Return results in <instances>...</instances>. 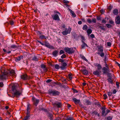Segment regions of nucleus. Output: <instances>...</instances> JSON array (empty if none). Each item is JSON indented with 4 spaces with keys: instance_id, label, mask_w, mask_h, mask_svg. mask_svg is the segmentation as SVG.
I'll return each instance as SVG.
<instances>
[{
    "instance_id": "obj_30",
    "label": "nucleus",
    "mask_w": 120,
    "mask_h": 120,
    "mask_svg": "<svg viewBox=\"0 0 120 120\" xmlns=\"http://www.w3.org/2000/svg\"><path fill=\"white\" fill-rule=\"evenodd\" d=\"M108 81L110 82V84H112V79L111 77H109V78L108 79Z\"/></svg>"
},
{
    "instance_id": "obj_8",
    "label": "nucleus",
    "mask_w": 120,
    "mask_h": 120,
    "mask_svg": "<svg viewBox=\"0 0 120 120\" xmlns=\"http://www.w3.org/2000/svg\"><path fill=\"white\" fill-rule=\"evenodd\" d=\"M87 21L89 24H90L92 23H96V19L95 18L92 19V20L88 18L87 19Z\"/></svg>"
},
{
    "instance_id": "obj_41",
    "label": "nucleus",
    "mask_w": 120,
    "mask_h": 120,
    "mask_svg": "<svg viewBox=\"0 0 120 120\" xmlns=\"http://www.w3.org/2000/svg\"><path fill=\"white\" fill-rule=\"evenodd\" d=\"M55 68L57 69H59L60 68V66L59 65L56 64L55 66Z\"/></svg>"
},
{
    "instance_id": "obj_38",
    "label": "nucleus",
    "mask_w": 120,
    "mask_h": 120,
    "mask_svg": "<svg viewBox=\"0 0 120 120\" xmlns=\"http://www.w3.org/2000/svg\"><path fill=\"white\" fill-rule=\"evenodd\" d=\"M27 110H29L30 109V107L31 106V105L29 104H27Z\"/></svg>"
},
{
    "instance_id": "obj_57",
    "label": "nucleus",
    "mask_w": 120,
    "mask_h": 120,
    "mask_svg": "<svg viewBox=\"0 0 120 120\" xmlns=\"http://www.w3.org/2000/svg\"><path fill=\"white\" fill-rule=\"evenodd\" d=\"M72 90H73L74 92L75 93H77L78 92V91H77L76 90L74 89L73 88L72 89Z\"/></svg>"
},
{
    "instance_id": "obj_64",
    "label": "nucleus",
    "mask_w": 120,
    "mask_h": 120,
    "mask_svg": "<svg viewBox=\"0 0 120 120\" xmlns=\"http://www.w3.org/2000/svg\"><path fill=\"white\" fill-rule=\"evenodd\" d=\"M117 92V91L115 89H114L113 90V94H115L116 92Z\"/></svg>"
},
{
    "instance_id": "obj_56",
    "label": "nucleus",
    "mask_w": 120,
    "mask_h": 120,
    "mask_svg": "<svg viewBox=\"0 0 120 120\" xmlns=\"http://www.w3.org/2000/svg\"><path fill=\"white\" fill-rule=\"evenodd\" d=\"M65 120H74L72 118L69 117L67 119H66Z\"/></svg>"
},
{
    "instance_id": "obj_21",
    "label": "nucleus",
    "mask_w": 120,
    "mask_h": 120,
    "mask_svg": "<svg viewBox=\"0 0 120 120\" xmlns=\"http://www.w3.org/2000/svg\"><path fill=\"white\" fill-rule=\"evenodd\" d=\"M84 102V104L86 105H90L91 104V102L88 100H86Z\"/></svg>"
},
{
    "instance_id": "obj_60",
    "label": "nucleus",
    "mask_w": 120,
    "mask_h": 120,
    "mask_svg": "<svg viewBox=\"0 0 120 120\" xmlns=\"http://www.w3.org/2000/svg\"><path fill=\"white\" fill-rule=\"evenodd\" d=\"M29 115V116H30V112L29 111V110H27L26 115Z\"/></svg>"
},
{
    "instance_id": "obj_34",
    "label": "nucleus",
    "mask_w": 120,
    "mask_h": 120,
    "mask_svg": "<svg viewBox=\"0 0 120 120\" xmlns=\"http://www.w3.org/2000/svg\"><path fill=\"white\" fill-rule=\"evenodd\" d=\"M39 38L41 39H42L43 38H45L46 39L45 36L43 35H41L39 37Z\"/></svg>"
},
{
    "instance_id": "obj_59",
    "label": "nucleus",
    "mask_w": 120,
    "mask_h": 120,
    "mask_svg": "<svg viewBox=\"0 0 120 120\" xmlns=\"http://www.w3.org/2000/svg\"><path fill=\"white\" fill-rule=\"evenodd\" d=\"M90 37L91 38H94L95 37V36L93 34H91V35H90Z\"/></svg>"
},
{
    "instance_id": "obj_31",
    "label": "nucleus",
    "mask_w": 120,
    "mask_h": 120,
    "mask_svg": "<svg viewBox=\"0 0 120 120\" xmlns=\"http://www.w3.org/2000/svg\"><path fill=\"white\" fill-rule=\"evenodd\" d=\"M87 33L88 35H89V34H91L92 32V30L90 29H88L87 30Z\"/></svg>"
},
{
    "instance_id": "obj_53",
    "label": "nucleus",
    "mask_w": 120,
    "mask_h": 120,
    "mask_svg": "<svg viewBox=\"0 0 120 120\" xmlns=\"http://www.w3.org/2000/svg\"><path fill=\"white\" fill-rule=\"evenodd\" d=\"M10 23L11 25H13L14 24V22L12 20H11L10 21Z\"/></svg>"
},
{
    "instance_id": "obj_27",
    "label": "nucleus",
    "mask_w": 120,
    "mask_h": 120,
    "mask_svg": "<svg viewBox=\"0 0 120 120\" xmlns=\"http://www.w3.org/2000/svg\"><path fill=\"white\" fill-rule=\"evenodd\" d=\"M113 13L115 15H117L118 13V10L116 9L114 10L113 11Z\"/></svg>"
},
{
    "instance_id": "obj_52",
    "label": "nucleus",
    "mask_w": 120,
    "mask_h": 120,
    "mask_svg": "<svg viewBox=\"0 0 120 120\" xmlns=\"http://www.w3.org/2000/svg\"><path fill=\"white\" fill-rule=\"evenodd\" d=\"M66 56L65 54H64L62 55L61 56V58H65L66 57Z\"/></svg>"
},
{
    "instance_id": "obj_46",
    "label": "nucleus",
    "mask_w": 120,
    "mask_h": 120,
    "mask_svg": "<svg viewBox=\"0 0 120 120\" xmlns=\"http://www.w3.org/2000/svg\"><path fill=\"white\" fill-rule=\"evenodd\" d=\"M101 23L104 24L106 23V20L104 19H103Z\"/></svg>"
},
{
    "instance_id": "obj_35",
    "label": "nucleus",
    "mask_w": 120,
    "mask_h": 120,
    "mask_svg": "<svg viewBox=\"0 0 120 120\" xmlns=\"http://www.w3.org/2000/svg\"><path fill=\"white\" fill-rule=\"evenodd\" d=\"M30 117L29 115H26V116L23 119V120H27L29 119V118Z\"/></svg>"
},
{
    "instance_id": "obj_37",
    "label": "nucleus",
    "mask_w": 120,
    "mask_h": 120,
    "mask_svg": "<svg viewBox=\"0 0 120 120\" xmlns=\"http://www.w3.org/2000/svg\"><path fill=\"white\" fill-rule=\"evenodd\" d=\"M32 60L35 61H38V59L35 56H34L32 59Z\"/></svg>"
},
{
    "instance_id": "obj_62",
    "label": "nucleus",
    "mask_w": 120,
    "mask_h": 120,
    "mask_svg": "<svg viewBox=\"0 0 120 120\" xmlns=\"http://www.w3.org/2000/svg\"><path fill=\"white\" fill-rule=\"evenodd\" d=\"M68 77L69 78L70 80H71L72 78L71 77V75L70 74H69L68 75Z\"/></svg>"
},
{
    "instance_id": "obj_26",
    "label": "nucleus",
    "mask_w": 120,
    "mask_h": 120,
    "mask_svg": "<svg viewBox=\"0 0 120 120\" xmlns=\"http://www.w3.org/2000/svg\"><path fill=\"white\" fill-rule=\"evenodd\" d=\"M48 117L49 118L50 120H52V117L53 116L52 114H51L50 113H48Z\"/></svg>"
},
{
    "instance_id": "obj_28",
    "label": "nucleus",
    "mask_w": 120,
    "mask_h": 120,
    "mask_svg": "<svg viewBox=\"0 0 120 120\" xmlns=\"http://www.w3.org/2000/svg\"><path fill=\"white\" fill-rule=\"evenodd\" d=\"M70 10V13H71V14H72V16L74 17H76V15L75 14V13H74V11H72L71 10V9H70L69 10Z\"/></svg>"
},
{
    "instance_id": "obj_14",
    "label": "nucleus",
    "mask_w": 120,
    "mask_h": 120,
    "mask_svg": "<svg viewBox=\"0 0 120 120\" xmlns=\"http://www.w3.org/2000/svg\"><path fill=\"white\" fill-rule=\"evenodd\" d=\"M32 99L34 101L35 105V106H37L39 102V100L36 99L34 97H33Z\"/></svg>"
},
{
    "instance_id": "obj_50",
    "label": "nucleus",
    "mask_w": 120,
    "mask_h": 120,
    "mask_svg": "<svg viewBox=\"0 0 120 120\" xmlns=\"http://www.w3.org/2000/svg\"><path fill=\"white\" fill-rule=\"evenodd\" d=\"M116 85L117 86V87L118 88L119 87V82H116Z\"/></svg>"
},
{
    "instance_id": "obj_49",
    "label": "nucleus",
    "mask_w": 120,
    "mask_h": 120,
    "mask_svg": "<svg viewBox=\"0 0 120 120\" xmlns=\"http://www.w3.org/2000/svg\"><path fill=\"white\" fill-rule=\"evenodd\" d=\"M41 68L43 69H44V68H46L45 66L43 64H41Z\"/></svg>"
},
{
    "instance_id": "obj_39",
    "label": "nucleus",
    "mask_w": 120,
    "mask_h": 120,
    "mask_svg": "<svg viewBox=\"0 0 120 120\" xmlns=\"http://www.w3.org/2000/svg\"><path fill=\"white\" fill-rule=\"evenodd\" d=\"M10 48L12 49H14L17 47L16 45H12L10 47Z\"/></svg>"
},
{
    "instance_id": "obj_7",
    "label": "nucleus",
    "mask_w": 120,
    "mask_h": 120,
    "mask_svg": "<svg viewBox=\"0 0 120 120\" xmlns=\"http://www.w3.org/2000/svg\"><path fill=\"white\" fill-rule=\"evenodd\" d=\"M55 107H56L58 108L61 107L62 105L61 103L60 102H56L52 104Z\"/></svg>"
},
{
    "instance_id": "obj_63",
    "label": "nucleus",
    "mask_w": 120,
    "mask_h": 120,
    "mask_svg": "<svg viewBox=\"0 0 120 120\" xmlns=\"http://www.w3.org/2000/svg\"><path fill=\"white\" fill-rule=\"evenodd\" d=\"M111 45V44L110 42H107V45L108 46H110Z\"/></svg>"
},
{
    "instance_id": "obj_45",
    "label": "nucleus",
    "mask_w": 120,
    "mask_h": 120,
    "mask_svg": "<svg viewBox=\"0 0 120 120\" xmlns=\"http://www.w3.org/2000/svg\"><path fill=\"white\" fill-rule=\"evenodd\" d=\"M100 12L101 14H103L105 12V10L103 9H101L100 10Z\"/></svg>"
},
{
    "instance_id": "obj_51",
    "label": "nucleus",
    "mask_w": 120,
    "mask_h": 120,
    "mask_svg": "<svg viewBox=\"0 0 120 120\" xmlns=\"http://www.w3.org/2000/svg\"><path fill=\"white\" fill-rule=\"evenodd\" d=\"M63 2L64 3L66 4H68L69 3V2L68 1L65 0H63Z\"/></svg>"
},
{
    "instance_id": "obj_12",
    "label": "nucleus",
    "mask_w": 120,
    "mask_h": 120,
    "mask_svg": "<svg viewBox=\"0 0 120 120\" xmlns=\"http://www.w3.org/2000/svg\"><path fill=\"white\" fill-rule=\"evenodd\" d=\"M67 30H65V31H63L62 32V34L64 35H66L70 33L71 30V28H68V32H67Z\"/></svg>"
},
{
    "instance_id": "obj_42",
    "label": "nucleus",
    "mask_w": 120,
    "mask_h": 120,
    "mask_svg": "<svg viewBox=\"0 0 120 120\" xmlns=\"http://www.w3.org/2000/svg\"><path fill=\"white\" fill-rule=\"evenodd\" d=\"M101 29V30H105V28L104 27V26H101L99 27Z\"/></svg>"
},
{
    "instance_id": "obj_6",
    "label": "nucleus",
    "mask_w": 120,
    "mask_h": 120,
    "mask_svg": "<svg viewBox=\"0 0 120 120\" xmlns=\"http://www.w3.org/2000/svg\"><path fill=\"white\" fill-rule=\"evenodd\" d=\"M45 44H44V45L47 48L50 49H54V47L53 46L50 45L46 41H45Z\"/></svg>"
},
{
    "instance_id": "obj_44",
    "label": "nucleus",
    "mask_w": 120,
    "mask_h": 120,
    "mask_svg": "<svg viewBox=\"0 0 120 120\" xmlns=\"http://www.w3.org/2000/svg\"><path fill=\"white\" fill-rule=\"evenodd\" d=\"M112 117L111 116H109L107 118V120H112Z\"/></svg>"
},
{
    "instance_id": "obj_48",
    "label": "nucleus",
    "mask_w": 120,
    "mask_h": 120,
    "mask_svg": "<svg viewBox=\"0 0 120 120\" xmlns=\"http://www.w3.org/2000/svg\"><path fill=\"white\" fill-rule=\"evenodd\" d=\"M101 18L100 17V16H98L97 17V20H101Z\"/></svg>"
},
{
    "instance_id": "obj_43",
    "label": "nucleus",
    "mask_w": 120,
    "mask_h": 120,
    "mask_svg": "<svg viewBox=\"0 0 120 120\" xmlns=\"http://www.w3.org/2000/svg\"><path fill=\"white\" fill-rule=\"evenodd\" d=\"M106 26L108 28H110L112 27V25L109 24H106Z\"/></svg>"
},
{
    "instance_id": "obj_1",
    "label": "nucleus",
    "mask_w": 120,
    "mask_h": 120,
    "mask_svg": "<svg viewBox=\"0 0 120 120\" xmlns=\"http://www.w3.org/2000/svg\"><path fill=\"white\" fill-rule=\"evenodd\" d=\"M12 90L13 92L14 96L13 97L15 96L16 97H19L21 94L22 92L17 89L16 86L15 85H14L12 86Z\"/></svg>"
},
{
    "instance_id": "obj_25",
    "label": "nucleus",
    "mask_w": 120,
    "mask_h": 120,
    "mask_svg": "<svg viewBox=\"0 0 120 120\" xmlns=\"http://www.w3.org/2000/svg\"><path fill=\"white\" fill-rule=\"evenodd\" d=\"M58 51L57 50H55L54 51L52 52V54L54 56H56L57 54L58 53Z\"/></svg>"
},
{
    "instance_id": "obj_20",
    "label": "nucleus",
    "mask_w": 120,
    "mask_h": 120,
    "mask_svg": "<svg viewBox=\"0 0 120 120\" xmlns=\"http://www.w3.org/2000/svg\"><path fill=\"white\" fill-rule=\"evenodd\" d=\"M82 43V44L81 45V49H83L85 48L86 46L87 47H88V46L87 44H86L84 42H83Z\"/></svg>"
},
{
    "instance_id": "obj_5",
    "label": "nucleus",
    "mask_w": 120,
    "mask_h": 120,
    "mask_svg": "<svg viewBox=\"0 0 120 120\" xmlns=\"http://www.w3.org/2000/svg\"><path fill=\"white\" fill-rule=\"evenodd\" d=\"M21 78L24 80L29 79L30 78V76L28 77L26 74H23L21 76Z\"/></svg>"
},
{
    "instance_id": "obj_61",
    "label": "nucleus",
    "mask_w": 120,
    "mask_h": 120,
    "mask_svg": "<svg viewBox=\"0 0 120 120\" xmlns=\"http://www.w3.org/2000/svg\"><path fill=\"white\" fill-rule=\"evenodd\" d=\"M52 81V80L50 79H48L46 81V82L47 83H49Z\"/></svg>"
},
{
    "instance_id": "obj_58",
    "label": "nucleus",
    "mask_w": 120,
    "mask_h": 120,
    "mask_svg": "<svg viewBox=\"0 0 120 120\" xmlns=\"http://www.w3.org/2000/svg\"><path fill=\"white\" fill-rule=\"evenodd\" d=\"M4 86V84L2 82H0V87H2Z\"/></svg>"
},
{
    "instance_id": "obj_36",
    "label": "nucleus",
    "mask_w": 120,
    "mask_h": 120,
    "mask_svg": "<svg viewBox=\"0 0 120 120\" xmlns=\"http://www.w3.org/2000/svg\"><path fill=\"white\" fill-rule=\"evenodd\" d=\"M10 72L11 74H12L13 75H14L15 74V71L13 70H11L10 71Z\"/></svg>"
},
{
    "instance_id": "obj_10",
    "label": "nucleus",
    "mask_w": 120,
    "mask_h": 120,
    "mask_svg": "<svg viewBox=\"0 0 120 120\" xmlns=\"http://www.w3.org/2000/svg\"><path fill=\"white\" fill-rule=\"evenodd\" d=\"M52 18L55 20H59L60 19L58 15L56 14L55 15H52Z\"/></svg>"
},
{
    "instance_id": "obj_24",
    "label": "nucleus",
    "mask_w": 120,
    "mask_h": 120,
    "mask_svg": "<svg viewBox=\"0 0 120 120\" xmlns=\"http://www.w3.org/2000/svg\"><path fill=\"white\" fill-rule=\"evenodd\" d=\"M83 74L85 75H87L88 74V71L86 69H84L82 70Z\"/></svg>"
},
{
    "instance_id": "obj_19",
    "label": "nucleus",
    "mask_w": 120,
    "mask_h": 120,
    "mask_svg": "<svg viewBox=\"0 0 120 120\" xmlns=\"http://www.w3.org/2000/svg\"><path fill=\"white\" fill-rule=\"evenodd\" d=\"M61 66H60V68L62 69H64L66 68V67L67 66V64L65 62L63 63L62 64Z\"/></svg>"
},
{
    "instance_id": "obj_18",
    "label": "nucleus",
    "mask_w": 120,
    "mask_h": 120,
    "mask_svg": "<svg viewBox=\"0 0 120 120\" xmlns=\"http://www.w3.org/2000/svg\"><path fill=\"white\" fill-rule=\"evenodd\" d=\"M101 71L100 70H96L93 72V73L95 75H99L101 73Z\"/></svg>"
},
{
    "instance_id": "obj_23",
    "label": "nucleus",
    "mask_w": 120,
    "mask_h": 120,
    "mask_svg": "<svg viewBox=\"0 0 120 120\" xmlns=\"http://www.w3.org/2000/svg\"><path fill=\"white\" fill-rule=\"evenodd\" d=\"M98 52H103V48L101 46H98Z\"/></svg>"
},
{
    "instance_id": "obj_47",
    "label": "nucleus",
    "mask_w": 120,
    "mask_h": 120,
    "mask_svg": "<svg viewBox=\"0 0 120 120\" xmlns=\"http://www.w3.org/2000/svg\"><path fill=\"white\" fill-rule=\"evenodd\" d=\"M82 58L84 59L86 61H88V60H87L85 57H84V56H82Z\"/></svg>"
},
{
    "instance_id": "obj_33",
    "label": "nucleus",
    "mask_w": 120,
    "mask_h": 120,
    "mask_svg": "<svg viewBox=\"0 0 120 120\" xmlns=\"http://www.w3.org/2000/svg\"><path fill=\"white\" fill-rule=\"evenodd\" d=\"M112 9V6L110 5L108 6V7L107 9L109 11H110Z\"/></svg>"
},
{
    "instance_id": "obj_16",
    "label": "nucleus",
    "mask_w": 120,
    "mask_h": 120,
    "mask_svg": "<svg viewBox=\"0 0 120 120\" xmlns=\"http://www.w3.org/2000/svg\"><path fill=\"white\" fill-rule=\"evenodd\" d=\"M72 100L75 104H79L80 102V100H78L75 98H72Z\"/></svg>"
},
{
    "instance_id": "obj_3",
    "label": "nucleus",
    "mask_w": 120,
    "mask_h": 120,
    "mask_svg": "<svg viewBox=\"0 0 120 120\" xmlns=\"http://www.w3.org/2000/svg\"><path fill=\"white\" fill-rule=\"evenodd\" d=\"M64 50L66 52L69 54H72L75 52L73 48L65 47L64 48Z\"/></svg>"
},
{
    "instance_id": "obj_32",
    "label": "nucleus",
    "mask_w": 120,
    "mask_h": 120,
    "mask_svg": "<svg viewBox=\"0 0 120 120\" xmlns=\"http://www.w3.org/2000/svg\"><path fill=\"white\" fill-rule=\"evenodd\" d=\"M88 28V27L86 25H84L82 28L84 30H86Z\"/></svg>"
},
{
    "instance_id": "obj_22",
    "label": "nucleus",
    "mask_w": 120,
    "mask_h": 120,
    "mask_svg": "<svg viewBox=\"0 0 120 120\" xmlns=\"http://www.w3.org/2000/svg\"><path fill=\"white\" fill-rule=\"evenodd\" d=\"M97 54L99 55L101 57H103L105 55L104 53L103 52H98Z\"/></svg>"
},
{
    "instance_id": "obj_55",
    "label": "nucleus",
    "mask_w": 120,
    "mask_h": 120,
    "mask_svg": "<svg viewBox=\"0 0 120 120\" xmlns=\"http://www.w3.org/2000/svg\"><path fill=\"white\" fill-rule=\"evenodd\" d=\"M64 53V51L62 50H61L60 52V54L61 55Z\"/></svg>"
},
{
    "instance_id": "obj_4",
    "label": "nucleus",
    "mask_w": 120,
    "mask_h": 120,
    "mask_svg": "<svg viewBox=\"0 0 120 120\" xmlns=\"http://www.w3.org/2000/svg\"><path fill=\"white\" fill-rule=\"evenodd\" d=\"M8 75V73L7 72H4L3 73V75H0V80H2L6 79Z\"/></svg>"
},
{
    "instance_id": "obj_9",
    "label": "nucleus",
    "mask_w": 120,
    "mask_h": 120,
    "mask_svg": "<svg viewBox=\"0 0 120 120\" xmlns=\"http://www.w3.org/2000/svg\"><path fill=\"white\" fill-rule=\"evenodd\" d=\"M102 70L103 74H107L109 71V70L108 67L106 68L105 67H104L102 69Z\"/></svg>"
},
{
    "instance_id": "obj_54",
    "label": "nucleus",
    "mask_w": 120,
    "mask_h": 120,
    "mask_svg": "<svg viewBox=\"0 0 120 120\" xmlns=\"http://www.w3.org/2000/svg\"><path fill=\"white\" fill-rule=\"evenodd\" d=\"M103 96L104 97V99H106L107 98V95L106 94H104L103 95Z\"/></svg>"
},
{
    "instance_id": "obj_2",
    "label": "nucleus",
    "mask_w": 120,
    "mask_h": 120,
    "mask_svg": "<svg viewBox=\"0 0 120 120\" xmlns=\"http://www.w3.org/2000/svg\"><path fill=\"white\" fill-rule=\"evenodd\" d=\"M60 92L55 90H48V94L50 95L56 96L59 95Z\"/></svg>"
},
{
    "instance_id": "obj_40",
    "label": "nucleus",
    "mask_w": 120,
    "mask_h": 120,
    "mask_svg": "<svg viewBox=\"0 0 120 120\" xmlns=\"http://www.w3.org/2000/svg\"><path fill=\"white\" fill-rule=\"evenodd\" d=\"M81 38L82 39V42H84L85 41V39L84 37L81 36Z\"/></svg>"
},
{
    "instance_id": "obj_13",
    "label": "nucleus",
    "mask_w": 120,
    "mask_h": 120,
    "mask_svg": "<svg viewBox=\"0 0 120 120\" xmlns=\"http://www.w3.org/2000/svg\"><path fill=\"white\" fill-rule=\"evenodd\" d=\"M23 58V56H18L17 57H16L15 58V60L16 62H18L19 61H20L21 59H22Z\"/></svg>"
},
{
    "instance_id": "obj_15",
    "label": "nucleus",
    "mask_w": 120,
    "mask_h": 120,
    "mask_svg": "<svg viewBox=\"0 0 120 120\" xmlns=\"http://www.w3.org/2000/svg\"><path fill=\"white\" fill-rule=\"evenodd\" d=\"M116 24H120V18L119 16H117L115 19Z\"/></svg>"
},
{
    "instance_id": "obj_11",
    "label": "nucleus",
    "mask_w": 120,
    "mask_h": 120,
    "mask_svg": "<svg viewBox=\"0 0 120 120\" xmlns=\"http://www.w3.org/2000/svg\"><path fill=\"white\" fill-rule=\"evenodd\" d=\"M106 108L104 106L102 107L101 109L102 110V115L103 116H105L107 115L106 111H105L106 109Z\"/></svg>"
},
{
    "instance_id": "obj_29",
    "label": "nucleus",
    "mask_w": 120,
    "mask_h": 120,
    "mask_svg": "<svg viewBox=\"0 0 120 120\" xmlns=\"http://www.w3.org/2000/svg\"><path fill=\"white\" fill-rule=\"evenodd\" d=\"M112 90L111 91H109L107 92V94L108 96L110 97L112 95Z\"/></svg>"
},
{
    "instance_id": "obj_17",
    "label": "nucleus",
    "mask_w": 120,
    "mask_h": 120,
    "mask_svg": "<svg viewBox=\"0 0 120 120\" xmlns=\"http://www.w3.org/2000/svg\"><path fill=\"white\" fill-rule=\"evenodd\" d=\"M94 65L95 66L97 67V69L98 70H100L102 68L101 65L99 64L95 63L94 64Z\"/></svg>"
}]
</instances>
